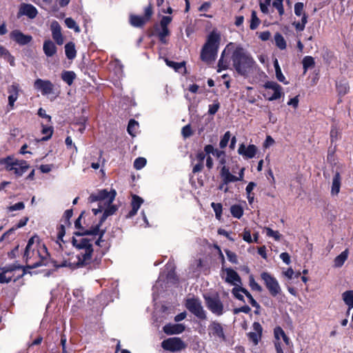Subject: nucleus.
Returning a JSON list of instances; mask_svg holds the SVG:
<instances>
[{
    "label": "nucleus",
    "instance_id": "nucleus-1",
    "mask_svg": "<svg viewBox=\"0 0 353 353\" xmlns=\"http://www.w3.org/2000/svg\"><path fill=\"white\" fill-rule=\"evenodd\" d=\"M83 213L80 214L79 218L74 222V226L77 229L81 230L74 232V235L77 237L72 238V245L79 251L77 255V261L71 262L70 260H63L61 262L57 261H53L56 268L70 267L71 268H80L90 264L92 261L93 248V239L83 236L84 235H97L99 234V239L95 243L101 246V242L103 241L102 237L105 233V230H100L99 225L92 228L90 230H84L81 225V217Z\"/></svg>",
    "mask_w": 353,
    "mask_h": 353
},
{
    "label": "nucleus",
    "instance_id": "nucleus-2",
    "mask_svg": "<svg viewBox=\"0 0 353 353\" xmlns=\"http://www.w3.org/2000/svg\"><path fill=\"white\" fill-rule=\"evenodd\" d=\"M226 49L232 51L230 59L232 66L239 74L246 77L253 71L255 61L245 49L233 43L228 44Z\"/></svg>",
    "mask_w": 353,
    "mask_h": 353
},
{
    "label": "nucleus",
    "instance_id": "nucleus-3",
    "mask_svg": "<svg viewBox=\"0 0 353 353\" xmlns=\"http://www.w3.org/2000/svg\"><path fill=\"white\" fill-rule=\"evenodd\" d=\"M116 194L117 193L114 190H112L110 192L107 190H98L97 192L92 193L90 195L88 198V201L90 203L99 202V208L92 209V212L94 215H97L99 212H101L103 209L106 208L99 221V223L98 224L99 226L108 216L112 215L117 210V207L114 205H112Z\"/></svg>",
    "mask_w": 353,
    "mask_h": 353
},
{
    "label": "nucleus",
    "instance_id": "nucleus-4",
    "mask_svg": "<svg viewBox=\"0 0 353 353\" xmlns=\"http://www.w3.org/2000/svg\"><path fill=\"white\" fill-rule=\"evenodd\" d=\"M36 240L37 241L39 240L36 236H32L28 240L23 256L26 263L32 268L46 265L48 256L46 245L39 242L35 243Z\"/></svg>",
    "mask_w": 353,
    "mask_h": 353
},
{
    "label": "nucleus",
    "instance_id": "nucleus-5",
    "mask_svg": "<svg viewBox=\"0 0 353 353\" xmlns=\"http://www.w3.org/2000/svg\"><path fill=\"white\" fill-rule=\"evenodd\" d=\"M221 36L216 31L213 30L210 33L201 52L203 61L210 63L215 60Z\"/></svg>",
    "mask_w": 353,
    "mask_h": 353
},
{
    "label": "nucleus",
    "instance_id": "nucleus-6",
    "mask_svg": "<svg viewBox=\"0 0 353 353\" xmlns=\"http://www.w3.org/2000/svg\"><path fill=\"white\" fill-rule=\"evenodd\" d=\"M0 164L3 165L7 171L13 172L17 177L21 176L30 168L26 161L12 156L0 159Z\"/></svg>",
    "mask_w": 353,
    "mask_h": 353
},
{
    "label": "nucleus",
    "instance_id": "nucleus-7",
    "mask_svg": "<svg viewBox=\"0 0 353 353\" xmlns=\"http://www.w3.org/2000/svg\"><path fill=\"white\" fill-rule=\"evenodd\" d=\"M22 269L23 266L16 263L1 268V272L0 273V283H8L12 281L14 282L17 281L19 278L23 276V272L17 275L15 277L14 272L17 270H21Z\"/></svg>",
    "mask_w": 353,
    "mask_h": 353
},
{
    "label": "nucleus",
    "instance_id": "nucleus-8",
    "mask_svg": "<svg viewBox=\"0 0 353 353\" xmlns=\"http://www.w3.org/2000/svg\"><path fill=\"white\" fill-rule=\"evenodd\" d=\"M203 299L208 309L216 316L224 313V305L218 294L214 295L204 294Z\"/></svg>",
    "mask_w": 353,
    "mask_h": 353
},
{
    "label": "nucleus",
    "instance_id": "nucleus-9",
    "mask_svg": "<svg viewBox=\"0 0 353 353\" xmlns=\"http://www.w3.org/2000/svg\"><path fill=\"white\" fill-rule=\"evenodd\" d=\"M185 306L198 319L201 320L207 319V313L202 305L201 301L198 298L187 299Z\"/></svg>",
    "mask_w": 353,
    "mask_h": 353
},
{
    "label": "nucleus",
    "instance_id": "nucleus-10",
    "mask_svg": "<svg viewBox=\"0 0 353 353\" xmlns=\"http://www.w3.org/2000/svg\"><path fill=\"white\" fill-rule=\"evenodd\" d=\"M261 277L268 290L270 294L275 297L281 292V287L277 280L268 272H263Z\"/></svg>",
    "mask_w": 353,
    "mask_h": 353
},
{
    "label": "nucleus",
    "instance_id": "nucleus-11",
    "mask_svg": "<svg viewBox=\"0 0 353 353\" xmlns=\"http://www.w3.org/2000/svg\"><path fill=\"white\" fill-rule=\"evenodd\" d=\"M264 88L268 90L267 94H264V97H267L269 101L279 99L283 94L282 87L274 81H267L264 85Z\"/></svg>",
    "mask_w": 353,
    "mask_h": 353
},
{
    "label": "nucleus",
    "instance_id": "nucleus-12",
    "mask_svg": "<svg viewBox=\"0 0 353 353\" xmlns=\"http://www.w3.org/2000/svg\"><path fill=\"white\" fill-rule=\"evenodd\" d=\"M161 347L165 350L170 352H178L185 348L186 345L179 337L169 338L163 341Z\"/></svg>",
    "mask_w": 353,
    "mask_h": 353
},
{
    "label": "nucleus",
    "instance_id": "nucleus-13",
    "mask_svg": "<svg viewBox=\"0 0 353 353\" xmlns=\"http://www.w3.org/2000/svg\"><path fill=\"white\" fill-rule=\"evenodd\" d=\"M208 335L215 339L225 341L223 325L217 321H212L208 325Z\"/></svg>",
    "mask_w": 353,
    "mask_h": 353
},
{
    "label": "nucleus",
    "instance_id": "nucleus-14",
    "mask_svg": "<svg viewBox=\"0 0 353 353\" xmlns=\"http://www.w3.org/2000/svg\"><path fill=\"white\" fill-rule=\"evenodd\" d=\"M283 0H273L272 6L276 8L280 16L284 14L285 10L283 4ZM271 5V0H259L261 11L264 14H269V7Z\"/></svg>",
    "mask_w": 353,
    "mask_h": 353
},
{
    "label": "nucleus",
    "instance_id": "nucleus-15",
    "mask_svg": "<svg viewBox=\"0 0 353 353\" xmlns=\"http://www.w3.org/2000/svg\"><path fill=\"white\" fill-rule=\"evenodd\" d=\"M38 14L37 9L30 3H21L19 7L18 17L26 16L30 19L36 18Z\"/></svg>",
    "mask_w": 353,
    "mask_h": 353
},
{
    "label": "nucleus",
    "instance_id": "nucleus-16",
    "mask_svg": "<svg viewBox=\"0 0 353 353\" xmlns=\"http://www.w3.org/2000/svg\"><path fill=\"white\" fill-rule=\"evenodd\" d=\"M11 40L20 46H25L32 41V37L29 34H25L19 30H14L10 33Z\"/></svg>",
    "mask_w": 353,
    "mask_h": 353
},
{
    "label": "nucleus",
    "instance_id": "nucleus-17",
    "mask_svg": "<svg viewBox=\"0 0 353 353\" xmlns=\"http://www.w3.org/2000/svg\"><path fill=\"white\" fill-rule=\"evenodd\" d=\"M34 88L40 90L43 95H48L53 93L54 85L49 80L37 79L34 83Z\"/></svg>",
    "mask_w": 353,
    "mask_h": 353
},
{
    "label": "nucleus",
    "instance_id": "nucleus-18",
    "mask_svg": "<svg viewBox=\"0 0 353 353\" xmlns=\"http://www.w3.org/2000/svg\"><path fill=\"white\" fill-rule=\"evenodd\" d=\"M50 30L52 37L57 45H62L64 42V38L61 32V27L59 22L53 21L50 24Z\"/></svg>",
    "mask_w": 353,
    "mask_h": 353
},
{
    "label": "nucleus",
    "instance_id": "nucleus-19",
    "mask_svg": "<svg viewBox=\"0 0 353 353\" xmlns=\"http://www.w3.org/2000/svg\"><path fill=\"white\" fill-rule=\"evenodd\" d=\"M252 328L254 332H249L248 336L250 341H251L254 345H256L261 339L263 327L259 322H254L252 324Z\"/></svg>",
    "mask_w": 353,
    "mask_h": 353
},
{
    "label": "nucleus",
    "instance_id": "nucleus-20",
    "mask_svg": "<svg viewBox=\"0 0 353 353\" xmlns=\"http://www.w3.org/2000/svg\"><path fill=\"white\" fill-rule=\"evenodd\" d=\"M223 168H224V170H225L224 176H225L224 179L228 182H233L234 183V182H236V181H242L243 180L244 172L245 170V168L243 167V168H240L239 172L238 173V176H236L233 173H232L230 171L229 167L224 165Z\"/></svg>",
    "mask_w": 353,
    "mask_h": 353
},
{
    "label": "nucleus",
    "instance_id": "nucleus-21",
    "mask_svg": "<svg viewBox=\"0 0 353 353\" xmlns=\"http://www.w3.org/2000/svg\"><path fill=\"white\" fill-rule=\"evenodd\" d=\"M257 151V148L254 145H249L246 147L243 143L241 144L238 149V153L245 159L253 158Z\"/></svg>",
    "mask_w": 353,
    "mask_h": 353
},
{
    "label": "nucleus",
    "instance_id": "nucleus-22",
    "mask_svg": "<svg viewBox=\"0 0 353 353\" xmlns=\"http://www.w3.org/2000/svg\"><path fill=\"white\" fill-rule=\"evenodd\" d=\"M227 274L225 279L226 283L233 285H239L241 283V279L239 274L232 268H225L223 270Z\"/></svg>",
    "mask_w": 353,
    "mask_h": 353
},
{
    "label": "nucleus",
    "instance_id": "nucleus-23",
    "mask_svg": "<svg viewBox=\"0 0 353 353\" xmlns=\"http://www.w3.org/2000/svg\"><path fill=\"white\" fill-rule=\"evenodd\" d=\"M185 329V327L184 325L178 323V324H172V323H168L165 325L163 327V332L168 334V335H172V334H179L182 333Z\"/></svg>",
    "mask_w": 353,
    "mask_h": 353
},
{
    "label": "nucleus",
    "instance_id": "nucleus-24",
    "mask_svg": "<svg viewBox=\"0 0 353 353\" xmlns=\"http://www.w3.org/2000/svg\"><path fill=\"white\" fill-rule=\"evenodd\" d=\"M205 158V154L203 151H199L194 161H196V163L194 165L192 168L193 173H198L203 170L204 168V159Z\"/></svg>",
    "mask_w": 353,
    "mask_h": 353
},
{
    "label": "nucleus",
    "instance_id": "nucleus-25",
    "mask_svg": "<svg viewBox=\"0 0 353 353\" xmlns=\"http://www.w3.org/2000/svg\"><path fill=\"white\" fill-rule=\"evenodd\" d=\"M43 50L45 54L48 57L54 56L57 50L55 44L50 39L44 41Z\"/></svg>",
    "mask_w": 353,
    "mask_h": 353
},
{
    "label": "nucleus",
    "instance_id": "nucleus-26",
    "mask_svg": "<svg viewBox=\"0 0 353 353\" xmlns=\"http://www.w3.org/2000/svg\"><path fill=\"white\" fill-rule=\"evenodd\" d=\"M143 202V200L139 196H137V195L132 196V203H131L132 210L128 213L129 217H132L137 213V211L140 208Z\"/></svg>",
    "mask_w": 353,
    "mask_h": 353
},
{
    "label": "nucleus",
    "instance_id": "nucleus-27",
    "mask_svg": "<svg viewBox=\"0 0 353 353\" xmlns=\"http://www.w3.org/2000/svg\"><path fill=\"white\" fill-rule=\"evenodd\" d=\"M341 177L339 172H336L332 179L331 194L337 195L340 192Z\"/></svg>",
    "mask_w": 353,
    "mask_h": 353
},
{
    "label": "nucleus",
    "instance_id": "nucleus-28",
    "mask_svg": "<svg viewBox=\"0 0 353 353\" xmlns=\"http://www.w3.org/2000/svg\"><path fill=\"white\" fill-rule=\"evenodd\" d=\"M342 299L344 303L348 306L347 314L353 308V290H347L342 294Z\"/></svg>",
    "mask_w": 353,
    "mask_h": 353
},
{
    "label": "nucleus",
    "instance_id": "nucleus-29",
    "mask_svg": "<svg viewBox=\"0 0 353 353\" xmlns=\"http://www.w3.org/2000/svg\"><path fill=\"white\" fill-rule=\"evenodd\" d=\"M0 57L8 61L11 66L15 65V59L10 52L3 46L0 45Z\"/></svg>",
    "mask_w": 353,
    "mask_h": 353
},
{
    "label": "nucleus",
    "instance_id": "nucleus-30",
    "mask_svg": "<svg viewBox=\"0 0 353 353\" xmlns=\"http://www.w3.org/2000/svg\"><path fill=\"white\" fill-rule=\"evenodd\" d=\"M130 23L131 26L136 27V28H141L143 27L145 23L147 22L145 21V19H144L143 17L135 15V14H130Z\"/></svg>",
    "mask_w": 353,
    "mask_h": 353
},
{
    "label": "nucleus",
    "instance_id": "nucleus-31",
    "mask_svg": "<svg viewBox=\"0 0 353 353\" xmlns=\"http://www.w3.org/2000/svg\"><path fill=\"white\" fill-rule=\"evenodd\" d=\"M65 56L68 59H74L77 56V50L75 45L73 42L70 41L65 46Z\"/></svg>",
    "mask_w": 353,
    "mask_h": 353
},
{
    "label": "nucleus",
    "instance_id": "nucleus-32",
    "mask_svg": "<svg viewBox=\"0 0 353 353\" xmlns=\"http://www.w3.org/2000/svg\"><path fill=\"white\" fill-rule=\"evenodd\" d=\"M349 251L347 249L342 252L339 256H337L334 260V266L335 268H341L348 257Z\"/></svg>",
    "mask_w": 353,
    "mask_h": 353
},
{
    "label": "nucleus",
    "instance_id": "nucleus-33",
    "mask_svg": "<svg viewBox=\"0 0 353 353\" xmlns=\"http://www.w3.org/2000/svg\"><path fill=\"white\" fill-rule=\"evenodd\" d=\"M303 73L305 74L308 69L312 68L315 65L314 59L311 56H305L302 60Z\"/></svg>",
    "mask_w": 353,
    "mask_h": 353
},
{
    "label": "nucleus",
    "instance_id": "nucleus-34",
    "mask_svg": "<svg viewBox=\"0 0 353 353\" xmlns=\"http://www.w3.org/2000/svg\"><path fill=\"white\" fill-rule=\"evenodd\" d=\"M76 78V74L73 71H65L61 74V79L68 85H71Z\"/></svg>",
    "mask_w": 353,
    "mask_h": 353
},
{
    "label": "nucleus",
    "instance_id": "nucleus-35",
    "mask_svg": "<svg viewBox=\"0 0 353 353\" xmlns=\"http://www.w3.org/2000/svg\"><path fill=\"white\" fill-rule=\"evenodd\" d=\"M274 67L275 69L276 79L280 82H282L285 84H288V82L285 81V77H284V75L283 74V73L281 72V69L279 66L278 60L276 59L274 61Z\"/></svg>",
    "mask_w": 353,
    "mask_h": 353
},
{
    "label": "nucleus",
    "instance_id": "nucleus-36",
    "mask_svg": "<svg viewBox=\"0 0 353 353\" xmlns=\"http://www.w3.org/2000/svg\"><path fill=\"white\" fill-rule=\"evenodd\" d=\"M230 212L233 217L241 219L243 215V209L240 205H233L230 207Z\"/></svg>",
    "mask_w": 353,
    "mask_h": 353
},
{
    "label": "nucleus",
    "instance_id": "nucleus-37",
    "mask_svg": "<svg viewBox=\"0 0 353 353\" xmlns=\"http://www.w3.org/2000/svg\"><path fill=\"white\" fill-rule=\"evenodd\" d=\"M224 172H225L224 168H223V166H222L220 170V177H221V181L218 187V189L221 190H223L225 192H228V188L227 185L229 183H230L231 182H228L227 181H225V179H224L225 177L224 176L225 175Z\"/></svg>",
    "mask_w": 353,
    "mask_h": 353
},
{
    "label": "nucleus",
    "instance_id": "nucleus-38",
    "mask_svg": "<svg viewBox=\"0 0 353 353\" xmlns=\"http://www.w3.org/2000/svg\"><path fill=\"white\" fill-rule=\"evenodd\" d=\"M139 128V123L134 119H130L128 125V132L134 137Z\"/></svg>",
    "mask_w": 353,
    "mask_h": 353
},
{
    "label": "nucleus",
    "instance_id": "nucleus-39",
    "mask_svg": "<svg viewBox=\"0 0 353 353\" xmlns=\"http://www.w3.org/2000/svg\"><path fill=\"white\" fill-rule=\"evenodd\" d=\"M211 207L212 208V209L215 213L216 219L220 221L222 217V211H223L222 204L220 203L212 202L211 203Z\"/></svg>",
    "mask_w": 353,
    "mask_h": 353
},
{
    "label": "nucleus",
    "instance_id": "nucleus-40",
    "mask_svg": "<svg viewBox=\"0 0 353 353\" xmlns=\"http://www.w3.org/2000/svg\"><path fill=\"white\" fill-rule=\"evenodd\" d=\"M65 26L70 28L73 29L75 32H80L81 29L79 26L77 24L76 21L71 17H68L65 19Z\"/></svg>",
    "mask_w": 353,
    "mask_h": 353
},
{
    "label": "nucleus",
    "instance_id": "nucleus-41",
    "mask_svg": "<svg viewBox=\"0 0 353 353\" xmlns=\"http://www.w3.org/2000/svg\"><path fill=\"white\" fill-rule=\"evenodd\" d=\"M274 40L276 46L281 50H284L286 48V42L284 39L283 37L279 34L276 33L274 35Z\"/></svg>",
    "mask_w": 353,
    "mask_h": 353
},
{
    "label": "nucleus",
    "instance_id": "nucleus-42",
    "mask_svg": "<svg viewBox=\"0 0 353 353\" xmlns=\"http://www.w3.org/2000/svg\"><path fill=\"white\" fill-rule=\"evenodd\" d=\"M241 292L243 293L249 299V302L251 305L256 309H260V305L256 301V300L252 297V294L245 289L241 288Z\"/></svg>",
    "mask_w": 353,
    "mask_h": 353
},
{
    "label": "nucleus",
    "instance_id": "nucleus-43",
    "mask_svg": "<svg viewBox=\"0 0 353 353\" xmlns=\"http://www.w3.org/2000/svg\"><path fill=\"white\" fill-rule=\"evenodd\" d=\"M260 23H261V21L258 18L256 11L252 10V14H251V20H250V29L251 30L256 29L257 27L259 26Z\"/></svg>",
    "mask_w": 353,
    "mask_h": 353
},
{
    "label": "nucleus",
    "instance_id": "nucleus-44",
    "mask_svg": "<svg viewBox=\"0 0 353 353\" xmlns=\"http://www.w3.org/2000/svg\"><path fill=\"white\" fill-rule=\"evenodd\" d=\"M170 34V32L168 28H160L159 31L158 32V37L160 40V41L163 43H166L167 40L166 37L169 36Z\"/></svg>",
    "mask_w": 353,
    "mask_h": 353
},
{
    "label": "nucleus",
    "instance_id": "nucleus-45",
    "mask_svg": "<svg viewBox=\"0 0 353 353\" xmlns=\"http://www.w3.org/2000/svg\"><path fill=\"white\" fill-rule=\"evenodd\" d=\"M226 50H228L225 48L224 50V51L222 52L221 57L219 61V63H218L219 69L217 70L219 72L223 70H226L228 68V66H229L228 61L226 59H225L223 57V55Z\"/></svg>",
    "mask_w": 353,
    "mask_h": 353
},
{
    "label": "nucleus",
    "instance_id": "nucleus-46",
    "mask_svg": "<svg viewBox=\"0 0 353 353\" xmlns=\"http://www.w3.org/2000/svg\"><path fill=\"white\" fill-rule=\"evenodd\" d=\"M42 134L45 135L41 139V141H47L51 138L53 133V128L52 126H43L42 129Z\"/></svg>",
    "mask_w": 353,
    "mask_h": 353
},
{
    "label": "nucleus",
    "instance_id": "nucleus-47",
    "mask_svg": "<svg viewBox=\"0 0 353 353\" xmlns=\"http://www.w3.org/2000/svg\"><path fill=\"white\" fill-rule=\"evenodd\" d=\"M307 22V17L306 14H304L301 18V22H294L293 25L295 26V28L298 31H303L305 28V24Z\"/></svg>",
    "mask_w": 353,
    "mask_h": 353
},
{
    "label": "nucleus",
    "instance_id": "nucleus-48",
    "mask_svg": "<svg viewBox=\"0 0 353 353\" xmlns=\"http://www.w3.org/2000/svg\"><path fill=\"white\" fill-rule=\"evenodd\" d=\"M265 230L268 236L272 237L276 241H279L281 239V234L279 231H274L270 228H265Z\"/></svg>",
    "mask_w": 353,
    "mask_h": 353
},
{
    "label": "nucleus",
    "instance_id": "nucleus-49",
    "mask_svg": "<svg viewBox=\"0 0 353 353\" xmlns=\"http://www.w3.org/2000/svg\"><path fill=\"white\" fill-rule=\"evenodd\" d=\"M341 132L336 126H332L330 130L331 142H335L340 138Z\"/></svg>",
    "mask_w": 353,
    "mask_h": 353
},
{
    "label": "nucleus",
    "instance_id": "nucleus-50",
    "mask_svg": "<svg viewBox=\"0 0 353 353\" xmlns=\"http://www.w3.org/2000/svg\"><path fill=\"white\" fill-rule=\"evenodd\" d=\"M73 212L72 210H67L63 216V218L61 219L62 224H64L65 225H70V219L72 216Z\"/></svg>",
    "mask_w": 353,
    "mask_h": 353
},
{
    "label": "nucleus",
    "instance_id": "nucleus-51",
    "mask_svg": "<svg viewBox=\"0 0 353 353\" xmlns=\"http://www.w3.org/2000/svg\"><path fill=\"white\" fill-rule=\"evenodd\" d=\"M230 137H231V134L229 131H227L224 134L223 137L221 138L220 143H219V146L221 148L223 149L227 146V145L230 141Z\"/></svg>",
    "mask_w": 353,
    "mask_h": 353
},
{
    "label": "nucleus",
    "instance_id": "nucleus-52",
    "mask_svg": "<svg viewBox=\"0 0 353 353\" xmlns=\"http://www.w3.org/2000/svg\"><path fill=\"white\" fill-rule=\"evenodd\" d=\"M249 285L252 290H255L259 292H261L262 291L261 286L259 285V283L256 282L252 276H250L249 278Z\"/></svg>",
    "mask_w": 353,
    "mask_h": 353
},
{
    "label": "nucleus",
    "instance_id": "nucleus-53",
    "mask_svg": "<svg viewBox=\"0 0 353 353\" xmlns=\"http://www.w3.org/2000/svg\"><path fill=\"white\" fill-rule=\"evenodd\" d=\"M146 164V159L143 157H139L134 161V167L137 170L143 168Z\"/></svg>",
    "mask_w": 353,
    "mask_h": 353
},
{
    "label": "nucleus",
    "instance_id": "nucleus-54",
    "mask_svg": "<svg viewBox=\"0 0 353 353\" xmlns=\"http://www.w3.org/2000/svg\"><path fill=\"white\" fill-rule=\"evenodd\" d=\"M294 13L297 16H303L304 14V5L301 2L296 3L294 5Z\"/></svg>",
    "mask_w": 353,
    "mask_h": 353
},
{
    "label": "nucleus",
    "instance_id": "nucleus-55",
    "mask_svg": "<svg viewBox=\"0 0 353 353\" xmlns=\"http://www.w3.org/2000/svg\"><path fill=\"white\" fill-rule=\"evenodd\" d=\"M274 335L275 341H280L281 338H283L285 333L281 327L277 326L274 329Z\"/></svg>",
    "mask_w": 353,
    "mask_h": 353
},
{
    "label": "nucleus",
    "instance_id": "nucleus-56",
    "mask_svg": "<svg viewBox=\"0 0 353 353\" xmlns=\"http://www.w3.org/2000/svg\"><path fill=\"white\" fill-rule=\"evenodd\" d=\"M172 17L163 16L160 21V28H168V26L172 22Z\"/></svg>",
    "mask_w": 353,
    "mask_h": 353
},
{
    "label": "nucleus",
    "instance_id": "nucleus-57",
    "mask_svg": "<svg viewBox=\"0 0 353 353\" xmlns=\"http://www.w3.org/2000/svg\"><path fill=\"white\" fill-rule=\"evenodd\" d=\"M241 288H243L240 286L234 288L232 290V293L234 295V296L238 300L244 301L243 296L241 294H240Z\"/></svg>",
    "mask_w": 353,
    "mask_h": 353
},
{
    "label": "nucleus",
    "instance_id": "nucleus-58",
    "mask_svg": "<svg viewBox=\"0 0 353 353\" xmlns=\"http://www.w3.org/2000/svg\"><path fill=\"white\" fill-rule=\"evenodd\" d=\"M219 108L220 103L218 101H215L213 104H210L208 109L209 114L214 115L219 110Z\"/></svg>",
    "mask_w": 353,
    "mask_h": 353
},
{
    "label": "nucleus",
    "instance_id": "nucleus-59",
    "mask_svg": "<svg viewBox=\"0 0 353 353\" xmlns=\"http://www.w3.org/2000/svg\"><path fill=\"white\" fill-rule=\"evenodd\" d=\"M243 239L247 243H251L253 242L250 230L245 228L242 234Z\"/></svg>",
    "mask_w": 353,
    "mask_h": 353
},
{
    "label": "nucleus",
    "instance_id": "nucleus-60",
    "mask_svg": "<svg viewBox=\"0 0 353 353\" xmlns=\"http://www.w3.org/2000/svg\"><path fill=\"white\" fill-rule=\"evenodd\" d=\"M225 254L227 255V257L228 259V260L232 262V263H238V260H237V256L236 254L230 251V250H225Z\"/></svg>",
    "mask_w": 353,
    "mask_h": 353
},
{
    "label": "nucleus",
    "instance_id": "nucleus-61",
    "mask_svg": "<svg viewBox=\"0 0 353 353\" xmlns=\"http://www.w3.org/2000/svg\"><path fill=\"white\" fill-rule=\"evenodd\" d=\"M153 14L152 11V7L150 4L144 9V17H143L144 19H145V21H148L151 18L152 15Z\"/></svg>",
    "mask_w": 353,
    "mask_h": 353
},
{
    "label": "nucleus",
    "instance_id": "nucleus-62",
    "mask_svg": "<svg viewBox=\"0 0 353 353\" xmlns=\"http://www.w3.org/2000/svg\"><path fill=\"white\" fill-rule=\"evenodd\" d=\"M25 205L23 202H18L15 203L14 205H12L10 207H8V210L10 212L15 211V210H21L24 209Z\"/></svg>",
    "mask_w": 353,
    "mask_h": 353
},
{
    "label": "nucleus",
    "instance_id": "nucleus-63",
    "mask_svg": "<svg viewBox=\"0 0 353 353\" xmlns=\"http://www.w3.org/2000/svg\"><path fill=\"white\" fill-rule=\"evenodd\" d=\"M250 311H251V309L248 305H244V306L234 309L233 312H234V314H236L240 312L248 314Z\"/></svg>",
    "mask_w": 353,
    "mask_h": 353
},
{
    "label": "nucleus",
    "instance_id": "nucleus-64",
    "mask_svg": "<svg viewBox=\"0 0 353 353\" xmlns=\"http://www.w3.org/2000/svg\"><path fill=\"white\" fill-rule=\"evenodd\" d=\"M66 225L64 224H61L60 226L58 228V234H57V239L59 241H63V237L64 236L65 234V227Z\"/></svg>",
    "mask_w": 353,
    "mask_h": 353
}]
</instances>
